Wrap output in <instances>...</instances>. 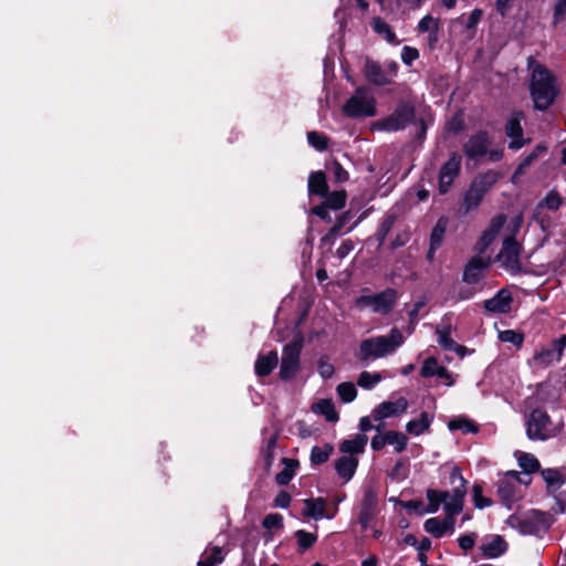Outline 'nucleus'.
<instances>
[{"mask_svg":"<svg viewBox=\"0 0 566 566\" xmlns=\"http://www.w3.org/2000/svg\"><path fill=\"white\" fill-rule=\"evenodd\" d=\"M403 343L402 333L394 327L388 336L381 335L363 339L355 356L363 365H368L374 359L394 354Z\"/></svg>","mask_w":566,"mask_h":566,"instance_id":"nucleus-2","label":"nucleus"},{"mask_svg":"<svg viewBox=\"0 0 566 566\" xmlns=\"http://www.w3.org/2000/svg\"><path fill=\"white\" fill-rule=\"evenodd\" d=\"M419 57V51L412 46H403L401 51V61L406 65H411L415 60Z\"/></svg>","mask_w":566,"mask_h":566,"instance_id":"nucleus-58","label":"nucleus"},{"mask_svg":"<svg viewBox=\"0 0 566 566\" xmlns=\"http://www.w3.org/2000/svg\"><path fill=\"white\" fill-rule=\"evenodd\" d=\"M520 471L511 470L504 473L499 482L497 492L501 500L510 506L516 499V488L513 480L523 485H530L532 473L539 470V462H520Z\"/></svg>","mask_w":566,"mask_h":566,"instance_id":"nucleus-3","label":"nucleus"},{"mask_svg":"<svg viewBox=\"0 0 566 566\" xmlns=\"http://www.w3.org/2000/svg\"><path fill=\"white\" fill-rule=\"evenodd\" d=\"M436 333L438 334V343L444 350L450 352L455 348L457 342H454L451 337L450 325L437 327Z\"/></svg>","mask_w":566,"mask_h":566,"instance_id":"nucleus-36","label":"nucleus"},{"mask_svg":"<svg viewBox=\"0 0 566 566\" xmlns=\"http://www.w3.org/2000/svg\"><path fill=\"white\" fill-rule=\"evenodd\" d=\"M382 379L379 373L361 371L357 379V385L363 389L370 390Z\"/></svg>","mask_w":566,"mask_h":566,"instance_id":"nucleus-39","label":"nucleus"},{"mask_svg":"<svg viewBox=\"0 0 566 566\" xmlns=\"http://www.w3.org/2000/svg\"><path fill=\"white\" fill-rule=\"evenodd\" d=\"M333 450L329 443H325L323 447L314 446L311 450L310 460H328Z\"/></svg>","mask_w":566,"mask_h":566,"instance_id":"nucleus-48","label":"nucleus"},{"mask_svg":"<svg viewBox=\"0 0 566 566\" xmlns=\"http://www.w3.org/2000/svg\"><path fill=\"white\" fill-rule=\"evenodd\" d=\"M416 117L415 103L410 99H399L394 112L377 120L375 126L385 132H400L411 125Z\"/></svg>","mask_w":566,"mask_h":566,"instance_id":"nucleus-5","label":"nucleus"},{"mask_svg":"<svg viewBox=\"0 0 566 566\" xmlns=\"http://www.w3.org/2000/svg\"><path fill=\"white\" fill-rule=\"evenodd\" d=\"M386 446H394L397 452H401L406 449L408 443V437L400 431H386Z\"/></svg>","mask_w":566,"mask_h":566,"instance_id":"nucleus-33","label":"nucleus"},{"mask_svg":"<svg viewBox=\"0 0 566 566\" xmlns=\"http://www.w3.org/2000/svg\"><path fill=\"white\" fill-rule=\"evenodd\" d=\"M449 226V218L446 216H441L433 228L431 229L430 233V240L429 243H431V250H438L444 240L447 229Z\"/></svg>","mask_w":566,"mask_h":566,"instance_id":"nucleus-25","label":"nucleus"},{"mask_svg":"<svg viewBox=\"0 0 566 566\" xmlns=\"http://www.w3.org/2000/svg\"><path fill=\"white\" fill-rule=\"evenodd\" d=\"M302 352L301 342H291L283 347L280 366V379L283 381L292 380L300 370V356Z\"/></svg>","mask_w":566,"mask_h":566,"instance_id":"nucleus-9","label":"nucleus"},{"mask_svg":"<svg viewBox=\"0 0 566 566\" xmlns=\"http://www.w3.org/2000/svg\"><path fill=\"white\" fill-rule=\"evenodd\" d=\"M331 210H340L345 207L347 192L344 189L329 191L328 195L321 197Z\"/></svg>","mask_w":566,"mask_h":566,"instance_id":"nucleus-31","label":"nucleus"},{"mask_svg":"<svg viewBox=\"0 0 566 566\" xmlns=\"http://www.w3.org/2000/svg\"><path fill=\"white\" fill-rule=\"evenodd\" d=\"M505 222H506V216L503 213H500V214L495 216L494 218H492V220L485 231L495 237L501 231V229L503 228Z\"/></svg>","mask_w":566,"mask_h":566,"instance_id":"nucleus-53","label":"nucleus"},{"mask_svg":"<svg viewBox=\"0 0 566 566\" xmlns=\"http://www.w3.org/2000/svg\"><path fill=\"white\" fill-rule=\"evenodd\" d=\"M507 545L505 541L499 536H493L489 542L481 546V551L486 558H496L505 553Z\"/></svg>","mask_w":566,"mask_h":566,"instance_id":"nucleus-26","label":"nucleus"},{"mask_svg":"<svg viewBox=\"0 0 566 566\" xmlns=\"http://www.w3.org/2000/svg\"><path fill=\"white\" fill-rule=\"evenodd\" d=\"M364 74L369 83L377 86H384L390 83V78L387 76L381 65L370 59H367L365 62Z\"/></svg>","mask_w":566,"mask_h":566,"instance_id":"nucleus-18","label":"nucleus"},{"mask_svg":"<svg viewBox=\"0 0 566 566\" xmlns=\"http://www.w3.org/2000/svg\"><path fill=\"white\" fill-rule=\"evenodd\" d=\"M534 363L542 367H548L554 360H556L554 350L549 347H543L533 355Z\"/></svg>","mask_w":566,"mask_h":566,"instance_id":"nucleus-40","label":"nucleus"},{"mask_svg":"<svg viewBox=\"0 0 566 566\" xmlns=\"http://www.w3.org/2000/svg\"><path fill=\"white\" fill-rule=\"evenodd\" d=\"M329 170L332 171L334 181L336 184H343L349 178L348 171L344 169L342 164L336 159L332 161Z\"/></svg>","mask_w":566,"mask_h":566,"instance_id":"nucleus-46","label":"nucleus"},{"mask_svg":"<svg viewBox=\"0 0 566 566\" xmlns=\"http://www.w3.org/2000/svg\"><path fill=\"white\" fill-rule=\"evenodd\" d=\"M499 338L501 339V342L511 343L515 347L520 348L522 347L524 342V334L516 332L514 329H505L500 332Z\"/></svg>","mask_w":566,"mask_h":566,"instance_id":"nucleus-43","label":"nucleus"},{"mask_svg":"<svg viewBox=\"0 0 566 566\" xmlns=\"http://www.w3.org/2000/svg\"><path fill=\"white\" fill-rule=\"evenodd\" d=\"M279 431H275L269 438H265V446L261 448L263 460H273L274 451L277 447Z\"/></svg>","mask_w":566,"mask_h":566,"instance_id":"nucleus-44","label":"nucleus"},{"mask_svg":"<svg viewBox=\"0 0 566 566\" xmlns=\"http://www.w3.org/2000/svg\"><path fill=\"white\" fill-rule=\"evenodd\" d=\"M262 524L266 530L282 528L283 517L280 514H268Z\"/></svg>","mask_w":566,"mask_h":566,"instance_id":"nucleus-57","label":"nucleus"},{"mask_svg":"<svg viewBox=\"0 0 566 566\" xmlns=\"http://www.w3.org/2000/svg\"><path fill=\"white\" fill-rule=\"evenodd\" d=\"M368 438L365 433H358L353 439L344 440L339 446V451L350 457L364 452Z\"/></svg>","mask_w":566,"mask_h":566,"instance_id":"nucleus-24","label":"nucleus"},{"mask_svg":"<svg viewBox=\"0 0 566 566\" xmlns=\"http://www.w3.org/2000/svg\"><path fill=\"white\" fill-rule=\"evenodd\" d=\"M526 434L530 440L545 441L559 434L564 428V421L554 423L551 416L543 408H533L526 416Z\"/></svg>","mask_w":566,"mask_h":566,"instance_id":"nucleus-4","label":"nucleus"},{"mask_svg":"<svg viewBox=\"0 0 566 566\" xmlns=\"http://www.w3.org/2000/svg\"><path fill=\"white\" fill-rule=\"evenodd\" d=\"M473 500L478 509H484L492 505L491 499L482 495V486L479 484L473 485Z\"/></svg>","mask_w":566,"mask_h":566,"instance_id":"nucleus-52","label":"nucleus"},{"mask_svg":"<svg viewBox=\"0 0 566 566\" xmlns=\"http://www.w3.org/2000/svg\"><path fill=\"white\" fill-rule=\"evenodd\" d=\"M355 213L352 209L340 213L335 223L331 227L328 232L322 238V243L328 244L333 243L335 239L343 234V229L345 226L354 218Z\"/></svg>","mask_w":566,"mask_h":566,"instance_id":"nucleus-23","label":"nucleus"},{"mask_svg":"<svg viewBox=\"0 0 566 566\" xmlns=\"http://www.w3.org/2000/svg\"><path fill=\"white\" fill-rule=\"evenodd\" d=\"M305 510L304 515L313 517L315 520H319L324 516L325 510V500L322 497L318 499H307L304 501Z\"/></svg>","mask_w":566,"mask_h":566,"instance_id":"nucleus-32","label":"nucleus"},{"mask_svg":"<svg viewBox=\"0 0 566 566\" xmlns=\"http://www.w3.org/2000/svg\"><path fill=\"white\" fill-rule=\"evenodd\" d=\"M279 357L276 350H271L268 354H260L254 363L255 375L260 378L269 376L277 366Z\"/></svg>","mask_w":566,"mask_h":566,"instance_id":"nucleus-19","label":"nucleus"},{"mask_svg":"<svg viewBox=\"0 0 566 566\" xmlns=\"http://www.w3.org/2000/svg\"><path fill=\"white\" fill-rule=\"evenodd\" d=\"M528 90L533 107L539 112L549 109L559 95L555 74L539 63L533 69Z\"/></svg>","mask_w":566,"mask_h":566,"instance_id":"nucleus-1","label":"nucleus"},{"mask_svg":"<svg viewBox=\"0 0 566 566\" xmlns=\"http://www.w3.org/2000/svg\"><path fill=\"white\" fill-rule=\"evenodd\" d=\"M489 266L490 261L488 259L480 255L472 256L464 265L462 281L470 285L479 283L484 276L483 272Z\"/></svg>","mask_w":566,"mask_h":566,"instance_id":"nucleus-12","label":"nucleus"},{"mask_svg":"<svg viewBox=\"0 0 566 566\" xmlns=\"http://www.w3.org/2000/svg\"><path fill=\"white\" fill-rule=\"evenodd\" d=\"M541 474L544 481L547 483L548 488L558 489L566 482L564 474L555 469L543 470Z\"/></svg>","mask_w":566,"mask_h":566,"instance_id":"nucleus-35","label":"nucleus"},{"mask_svg":"<svg viewBox=\"0 0 566 566\" xmlns=\"http://www.w3.org/2000/svg\"><path fill=\"white\" fill-rule=\"evenodd\" d=\"M433 416H430L427 411H422L418 419H412L407 422L406 430L408 433L413 436H420L429 429Z\"/></svg>","mask_w":566,"mask_h":566,"instance_id":"nucleus-27","label":"nucleus"},{"mask_svg":"<svg viewBox=\"0 0 566 566\" xmlns=\"http://www.w3.org/2000/svg\"><path fill=\"white\" fill-rule=\"evenodd\" d=\"M222 560L223 557L221 555V548L216 546L212 548L210 555L205 556L201 560L198 562V566H214Z\"/></svg>","mask_w":566,"mask_h":566,"instance_id":"nucleus-51","label":"nucleus"},{"mask_svg":"<svg viewBox=\"0 0 566 566\" xmlns=\"http://www.w3.org/2000/svg\"><path fill=\"white\" fill-rule=\"evenodd\" d=\"M547 151V146L543 143H539L535 146V148L526 155L522 161L524 165L531 166L542 154Z\"/></svg>","mask_w":566,"mask_h":566,"instance_id":"nucleus-54","label":"nucleus"},{"mask_svg":"<svg viewBox=\"0 0 566 566\" xmlns=\"http://www.w3.org/2000/svg\"><path fill=\"white\" fill-rule=\"evenodd\" d=\"M376 504L377 499L375 492L370 489L366 490L361 500V509L376 511Z\"/></svg>","mask_w":566,"mask_h":566,"instance_id":"nucleus-60","label":"nucleus"},{"mask_svg":"<svg viewBox=\"0 0 566 566\" xmlns=\"http://www.w3.org/2000/svg\"><path fill=\"white\" fill-rule=\"evenodd\" d=\"M434 23H440V20L438 18H433L430 14H427L418 22L417 30L419 33H429L431 32L432 25H434Z\"/></svg>","mask_w":566,"mask_h":566,"instance_id":"nucleus-55","label":"nucleus"},{"mask_svg":"<svg viewBox=\"0 0 566 566\" xmlns=\"http://www.w3.org/2000/svg\"><path fill=\"white\" fill-rule=\"evenodd\" d=\"M439 367L438 359L433 356L428 357L420 369V376L423 378H430L436 375V368Z\"/></svg>","mask_w":566,"mask_h":566,"instance_id":"nucleus-49","label":"nucleus"},{"mask_svg":"<svg viewBox=\"0 0 566 566\" xmlns=\"http://www.w3.org/2000/svg\"><path fill=\"white\" fill-rule=\"evenodd\" d=\"M410 237H411V234L408 229L397 233L388 245L389 250L395 251L399 248L405 247L409 242Z\"/></svg>","mask_w":566,"mask_h":566,"instance_id":"nucleus-50","label":"nucleus"},{"mask_svg":"<svg viewBox=\"0 0 566 566\" xmlns=\"http://www.w3.org/2000/svg\"><path fill=\"white\" fill-rule=\"evenodd\" d=\"M354 250V243L347 239L336 250V256L338 259H345Z\"/></svg>","mask_w":566,"mask_h":566,"instance_id":"nucleus-64","label":"nucleus"},{"mask_svg":"<svg viewBox=\"0 0 566 566\" xmlns=\"http://www.w3.org/2000/svg\"><path fill=\"white\" fill-rule=\"evenodd\" d=\"M494 238V235L488 233L486 231H483L475 244V249L479 251V253H483L492 243Z\"/></svg>","mask_w":566,"mask_h":566,"instance_id":"nucleus-63","label":"nucleus"},{"mask_svg":"<svg viewBox=\"0 0 566 566\" xmlns=\"http://www.w3.org/2000/svg\"><path fill=\"white\" fill-rule=\"evenodd\" d=\"M496 181V176L489 171L483 175L476 176L470 184L468 190L463 196L462 213L468 214L475 210L483 201L485 193L491 189Z\"/></svg>","mask_w":566,"mask_h":566,"instance_id":"nucleus-6","label":"nucleus"},{"mask_svg":"<svg viewBox=\"0 0 566 566\" xmlns=\"http://www.w3.org/2000/svg\"><path fill=\"white\" fill-rule=\"evenodd\" d=\"M397 220V216L394 212H387L380 220L375 233L368 239L369 241L375 240L377 241V250H379L394 228V224Z\"/></svg>","mask_w":566,"mask_h":566,"instance_id":"nucleus-22","label":"nucleus"},{"mask_svg":"<svg viewBox=\"0 0 566 566\" xmlns=\"http://www.w3.org/2000/svg\"><path fill=\"white\" fill-rule=\"evenodd\" d=\"M454 523L455 521L451 516H446L443 520L432 517L424 522V530L434 537L439 538L442 537L444 533L452 532L454 528Z\"/></svg>","mask_w":566,"mask_h":566,"instance_id":"nucleus-21","label":"nucleus"},{"mask_svg":"<svg viewBox=\"0 0 566 566\" xmlns=\"http://www.w3.org/2000/svg\"><path fill=\"white\" fill-rule=\"evenodd\" d=\"M398 296L396 289L387 287L379 293L358 296L355 300V306L359 310L370 306L373 313L388 315L395 308Z\"/></svg>","mask_w":566,"mask_h":566,"instance_id":"nucleus-7","label":"nucleus"},{"mask_svg":"<svg viewBox=\"0 0 566 566\" xmlns=\"http://www.w3.org/2000/svg\"><path fill=\"white\" fill-rule=\"evenodd\" d=\"M356 467L357 462H336L335 470L337 474L347 482L354 475Z\"/></svg>","mask_w":566,"mask_h":566,"instance_id":"nucleus-45","label":"nucleus"},{"mask_svg":"<svg viewBox=\"0 0 566 566\" xmlns=\"http://www.w3.org/2000/svg\"><path fill=\"white\" fill-rule=\"evenodd\" d=\"M343 114L348 118L373 117L377 113L376 101L367 96L365 87H358L343 106Z\"/></svg>","mask_w":566,"mask_h":566,"instance_id":"nucleus-8","label":"nucleus"},{"mask_svg":"<svg viewBox=\"0 0 566 566\" xmlns=\"http://www.w3.org/2000/svg\"><path fill=\"white\" fill-rule=\"evenodd\" d=\"M446 497L444 491H436V490H428L427 491V500L429 502L427 512L428 513H436L439 510V506L441 503H443Z\"/></svg>","mask_w":566,"mask_h":566,"instance_id":"nucleus-42","label":"nucleus"},{"mask_svg":"<svg viewBox=\"0 0 566 566\" xmlns=\"http://www.w3.org/2000/svg\"><path fill=\"white\" fill-rule=\"evenodd\" d=\"M328 210H331V209L325 205L324 201H322L319 205L314 206L311 209V213L318 217L321 220L329 223V222H332V217H331Z\"/></svg>","mask_w":566,"mask_h":566,"instance_id":"nucleus-56","label":"nucleus"},{"mask_svg":"<svg viewBox=\"0 0 566 566\" xmlns=\"http://www.w3.org/2000/svg\"><path fill=\"white\" fill-rule=\"evenodd\" d=\"M563 206V197L555 190H549L543 200L537 205V208H546L551 211H557Z\"/></svg>","mask_w":566,"mask_h":566,"instance_id":"nucleus-34","label":"nucleus"},{"mask_svg":"<svg viewBox=\"0 0 566 566\" xmlns=\"http://www.w3.org/2000/svg\"><path fill=\"white\" fill-rule=\"evenodd\" d=\"M300 462H285L284 469L275 475L280 485H286L296 474Z\"/></svg>","mask_w":566,"mask_h":566,"instance_id":"nucleus-37","label":"nucleus"},{"mask_svg":"<svg viewBox=\"0 0 566 566\" xmlns=\"http://www.w3.org/2000/svg\"><path fill=\"white\" fill-rule=\"evenodd\" d=\"M566 14V0H557L554 6L553 24L557 25Z\"/></svg>","mask_w":566,"mask_h":566,"instance_id":"nucleus-59","label":"nucleus"},{"mask_svg":"<svg viewBox=\"0 0 566 566\" xmlns=\"http://www.w3.org/2000/svg\"><path fill=\"white\" fill-rule=\"evenodd\" d=\"M512 303L511 292L506 289H501L493 297L484 301L483 307L490 313L506 314L511 311Z\"/></svg>","mask_w":566,"mask_h":566,"instance_id":"nucleus-15","label":"nucleus"},{"mask_svg":"<svg viewBox=\"0 0 566 566\" xmlns=\"http://www.w3.org/2000/svg\"><path fill=\"white\" fill-rule=\"evenodd\" d=\"M521 244L514 237H507L503 241L501 255L504 256V265L511 271H520L522 265L520 261Z\"/></svg>","mask_w":566,"mask_h":566,"instance_id":"nucleus-14","label":"nucleus"},{"mask_svg":"<svg viewBox=\"0 0 566 566\" xmlns=\"http://www.w3.org/2000/svg\"><path fill=\"white\" fill-rule=\"evenodd\" d=\"M448 428L451 431H461L462 433H478L479 426L467 417H455L448 422Z\"/></svg>","mask_w":566,"mask_h":566,"instance_id":"nucleus-29","label":"nucleus"},{"mask_svg":"<svg viewBox=\"0 0 566 566\" xmlns=\"http://www.w3.org/2000/svg\"><path fill=\"white\" fill-rule=\"evenodd\" d=\"M371 27L373 30L381 35L388 43L394 45H398L400 43L391 27L380 17L373 19Z\"/></svg>","mask_w":566,"mask_h":566,"instance_id":"nucleus-28","label":"nucleus"},{"mask_svg":"<svg viewBox=\"0 0 566 566\" xmlns=\"http://www.w3.org/2000/svg\"><path fill=\"white\" fill-rule=\"evenodd\" d=\"M465 495V489H461L457 486L453 491L446 492V497L443 501V509L447 514V517H453L459 514L463 509V499Z\"/></svg>","mask_w":566,"mask_h":566,"instance_id":"nucleus-17","label":"nucleus"},{"mask_svg":"<svg viewBox=\"0 0 566 566\" xmlns=\"http://www.w3.org/2000/svg\"><path fill=\"white\" fill-rule=\"evenodd\" d=\"M295 536L297 538L298 546L302 551L308 549L316 542V535L305 532L303 530L297 531L295 533Z\"/></svg>","mask_w":566,"mask_h":566,"instance_id":"nucleus-47","label":"nucleus"},{"mask_svg":"<svg viewBox=\"0 0 566 566\" xmlns=\"http://www.w3.org/2000/svg\"><path fill=\"white\" fill-rule=\"evenodd\" d=\"M308 144L318 151H324L328 147V137L322 133L312 130L307 133Z\"/></svg>","mask_w":566,"mask_h":566,"instance_id":"nucleus-41","label":"nucleus"},{"mask_svg":"<svg viewBox=\"0 0 566 566\" xmlns=\"http://www.w3.org/2000/svg\"><path fill=\"white\" fill-rule=\"evenodd\" d=\"M483 15V10L480 8H475L469 15L467 22H465V29L467 30H473L479 24L481 18Z\"/></svg>","mask_w":566,"mask_h":566,"instance_id":"nucleus-62","label":"nucleus"},{"mask_svg":"<svg viewBox=\"0 0 566 566\" xmlns=\"http://www.w3.org/2000/svg\"><path fill=\"white\" fill-rule=\"evenodd\" d=\"M462 157L458 151H452L449 159L441 166L438 175V191L440 195H447L453 186L455 179L460 176Z\"/></svg>","mask_w":566,"mask_h":566,"instance_id":"nucleus-10","label":"nucleus"},{"mask_svg":"<svg viewBox=\"0 0 566 566\" xmlns=\"http://www.w3.org/2000/svg\"><path fill=\"white\" fill-rule=\"evenodd\" d=\"M328 184L323 170L313 171L308 176L307 191L308 196L324 197L328 195Z\"/></svg>","mask_w":566,"mask_h":566,"instance_id":"nucleus-20","label":"nucleus"},{"mask_svg":"<svg viewBox=\"0 0 566 566\" xmlns=\"http://www.w3.org/2000/svg\"><path fill=\"white\" fill-rule=\"evenodd\" d=\"M525 115L522 111H513L505 124V135L511 138L509 149L518 150L531 142V138H524L522 120Z\"/></svg>","mask_w":566,"mask_h":566,"instance_id":"nucleus-11","label":"nucleus"},{"mask_svg":"<svg viewBox=\"0 0 566 566\" xmlns=\"http://www.w3.org/2000/svg\"><path fill=\"white\" fill-rule=\"evenodd\" d=\"M408 408V400L405 397H399L396 401H384L379 403L374 410V419L381 421L386 418L403 413Z\"/></svg>","mask_w":566,"mask_h":566,"instance_id":"nucleus-16","label":"nucleus"},{"mask_svg":"<svg viewBox=\"0 0 566 566\" xmlns=\"http://www.w3.org/2000/svg\"><path fill=\"white\" fill-rule=\"evenodd\" d=\"M337 395L343 402H352L357 397V389L353 382H340L336 388Z\"/></svg>","mask_w":566,"mask_h":566,"instance_id":"nucleus-38","label":"nucleus"},{"mask_svg":"<svg viewBox=\"0 0 566 566\" xmlns=\"http://www.w3.org/2000/svg\"><path fill=\"white\" fill-rule=\"evenodd\" d=\"M514 0H495V11L501 18H506L513 8Z\"/></svg>","mask_w":566,"mask_h":566,"instance_id":"nucleus-61","label":"nucleus"},{"mask_svg":"<svg viewBox=\"0 0 566 566\" xmlns=\"http://www.w3.org/2000/svg\"><path fill=\"white\" fill-rule=\"evenodd\" d=\"M489 144V133L479 130L464 144L463 151L469 159H476L488 154Z\"/></svg>","mask_w":566,"mask_h":566,"instance_id":"nucleus-13","label":"nucleus"},{"mask_svg":"<svg viewBox=\"0 0 566 566\" xmlns=\"http://www.w3.org/2000/svg\"><path fill=\"white\" fill-rule=\"evenodd\" d=\"M313 411L325 417L328 422H336L339 419L335 405L331 399H321L313 405Z\"/></svg>","mask_w":566,"mask_h":566,"instance_id":"nucleus-30","label":"nucleus"}]
</instances>
